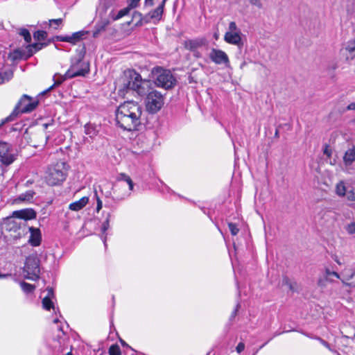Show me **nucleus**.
<instances>
[{"instance_id":"nucleus-1","label":"nucleus","mask_w":355,"mask_h":355,"mask_svg":"<svg viewBox=\"0 0 355 355\" xmlns=\"http://www.w3.org/2000/svg\"><path fill=\"white\" fill-rule=\"evenodd\" d=\"M143 112L141 105L134 101H128L120 104L115 112L116 125L127 131L138 130L141 124Z\"/></svg>"},{"instance_id":"nucleus-2","label":"nucleus","mask_w":355,"mask_h":355,"mask_svg":"<svg viewBox=\"0 0 355 355\" xmlns=\"http://www.w3.org/2000/svg\"><path fill=\"white\" fill-rule=\"evenodd\" d=\"M150 80L143 79L141 76L135 70L128 69L116 81V87L121 95H125L129 91L139 96H145L150 89Z\"/></svg>"},{"instance_id":"nucleus-3","label":"nucleus","mask_w":355,"mask_h":355,"mask_svg":"<svg viewBox=\"0 0 355 355\" xmlns=\"http://www.w3.org/2000/svg\"><path fill=\"white\" fill-rule=\"evenodd\" d=\"M134 183L130 177L123 173L119 174L116 182L113 185L114 200L121 201L128 198L134 189Z\"/></svg>"},{"instance_id":"nucleus-4","label":"nucleus","mask_w":355,"mask_h":355,"mask_svg":"<svg viewBox=\"0 0 355 355\" xmlns=\"http://www.w3.org/2000/svg\"><path fill=\"white\" fill-rule=\"evenodd\" d=\"M38 101L33 100L26 94H24L15 107L11 114L0 121V128L5 123L14 121L21 113H28L36 108Z\"/></svg>"},{"instance_id":"nucleus-5","label":"nucleus","mask_w":355,"mask_h":355,"mask_svg":"<svg viewBox=\"0 0 355 355\" xmlns=\"http://www.w3.org/2000/svg\"><path fill=\"white\" fill-rule=\"evenodd\" d=\"M68 165L64 162H58L51 165L46 173V181L50 186L58 185L64 182L67 175Z\"/></svg>"},{"instance_id":"nucleus-6","label":"nucleus","mask_w":355,"mask_h":355,"mask_svg":"<svg viewBox=\"0 0 355 355\" xmlns=\"http://www.w3.org/2000/svg\"><path fill=\"white\" fill-rule=\"evenodd\" d=\"M151 73L155 84L159 87L168 89L176 84V80L170 70L156 67L152 69Z\"/></svg>"},{"instance_id":"nucleus-7","label":"nucleus","mask_w":355,"mask_h":355,"mask_svg":"<svg viewBox=\"0 0 355 355\" xmlns=\"http://www.w3.org/2000/svg\"><path fill=\"white\" fill-rule=\"evenodd\" d=\"M167 1L168 0H162L155 8L150 10L145 15H142L140 12H135V15H137L140 18L136 25L142 26L149 23H153L154 24H158L162 20Z\"/></svg>"},{"instance_id":"nucleus-8","label":"nucleus","mask_w":355,"mask_h":355,"mask_svg":"<svg viewBox=\"0 0 355 355\" xmlns=\"http://www.w3.org/2000/svg\"><path fill=\"white\" fill-rule=\"evenodd\" d=\"M15 218L12 217V215L6 218L2 226L6 231L15 234L12 235L14 239H19L28 233V227L25 222H19Z\"/></svg>"},{"instance_id":"nucleus-9","label":"nucleus","mask_w":355,"mask_h":355,"mask_svg":"<svg viewBox=\"0 0 355 355\" xmlns=\"http://www.w3.org/2000/svg\"><path fill=\"white\" fill-rule=\"evenodd\" d=\"M40 261L36 255H30L26 259L23 268L24 277L28 279L35 281L39 279L40 268Z\"/></svg>"},{"instance_id":"nucleus-10","label":"nucleus","mask_w":355,"mask_h":355,"mask_svg":"<svg viewBox=\"0 0 355 355\" xmlns=\"http://www.w3.org/2000/svg\"><path fill=\"white\" fill-rule=\"evenodd\" d=\"M89 71V64L85 62L82 57L78 56L71 59L70 68L67 71V76L71 78L85 76Z\"/></svg>"},{"instance_id":"nucleus-11","label":"nucleus","mask_w":355,"mask_h":355,"mask_svg":"<svg viewBox=\"0 0 355 355\" xmlns=\"http://www.w3.org/2000/svg\"><path fill=\"white\" fill-rule=\"evenodd\" d=\"M242 37L241 31L238 28L235 22L231 21L224 35L225 41L241 49L243 45Z\"/></svg>"},{"instance_id":"nucleus-12","label":"nucleus","mask_w":355,"mask_h":355,"mask_svg":"<svg viewBox=\"0 0 355 355\" xmlns=\"http://www.w3.org/2000/svg\"><path fill=\"white\" fill-rule=\"evenodd\" d=\"M164 103V98L160 92L154 90L147 94L146 107L149 113H157L163 107Z\"/></svg>"},{"instance_id":"nucleus-13","label":"nucleus","mask_w":355,"mask_h":355,"mask_svg":"<svg viewBox=\"0 0 355 355\" xmlns=\"http://www.w3.org/2000/svg\"><path fill=\"white\" fill-rule=\"evenodd\" d=\"M207 44V41L204 37L189 40L185 41L184 44V47L190 51H192L194 56L196 58H200L201 56L200 49L205 47Z\"/></svg>"},{"instance_id":"nucleus-14","label":"nucleus","mask_w":355,"mask_h":355,"mask_svg":"<svg viewBox=\"0 0 355 355\" xmlns=\"http://www.w3.org/2000/svg\"><path fill=\"white\" fill-rule=\"evenodd\" d=\"M11 146L9 144L0 141V158L1 162L8 166L11 164L15 159L14 154L10 153Z\"/></svg>"},{"instance_id":"nucleus-15","label":"nucleus","mask_w":355,"mask_h":355,"mask_svg":"<svg viewBox=\"0 0 355 355\" xmlns=\"http://www.w3.org/2000/svg\"><path fill=\"white\" fill-rule=\"evenodd\" d=\"M343 284L347 286L355 287V270L352 269H345L340 274V279Z\"/></svg>"},{"instance_id":"nucleus-16","label":"nucleus","mask_w":355,"mask_h":355,"mask_svg":"<svg viewBox=\"0 0 355 355\" xmlns=\"http://www.w3.org/2000/svg\"><path fill=\"white\" fill-rule=\"evenodd\" d=\"M12 215L13 218L28 220L35 218L37 214L34 209L28 208L14 211Z\"/></svg>"},{"instance_id":"nucleus-17","label":"nucleus","mask_w":355,"mask_h":355,"mask_svg":"<svg viewBox=\"0 0 355 355\" xmlns=\"http://www.w3.org/2000/svg\"><path fill=\"white\" fill-rule=\"evenodd\" d=\"M87 34L88 31H80L73 33L71 35L59 36L58 38L60 41L67 42L75 44L80 40L83 39Z\"/></svg>"},{"instance_id":"nucleus-18","label":"nucleus","mask_w":355,"mask_h":355,"mask_svg":"<svg viewBox=\"0 0 355 355\" xmlns=\"http://www.w3.org/2000/svg\"><path fill=\"white\" fill-rule=\"evenodd\" d=\"M28 232L31 234L28 239L29 243L35 247L40 245L42 241L40 230L38 228L29 227H28Z\"/></svg>"},{"instance_id":"nucleus-19","label":"nucleus","mask_w":355,"mask_h":355,"mask_svg":"<svg viewBox=\"0 0 355 355\" xmlns=\"http://www.w3.org/2000/svg\"><path fill=\"white\" fill-rule=\"evenodd\" d=\"M130 11V10L128 7L121 9L120 10H116L114 8H112L109 14H107V21L109 22L110 20H118L127 15Z\"/></svg>"},{"instance_id":"nucleus-20","label":"nucleus","mask_w":355,"mask_h":355,"mask_svg":"<svg viewBox=\"0 0 355 355\" xmlns=\"http://www.w3.org/2000/svg\"><path fill=\"white\" fill-rule=\"evenodd\" d=\"M112 7V0H100L98 6L97 7V12L103 18L106 17V14L111 10Z\"/></svg>"},{"instance_id":"nucleus-21","label":"nucleus","mask_w":355,"mask_h":355,"mask_svg":"<svg viewBox=\"0 0 355 355\" xmlns=\"http://www.w3.org/2000/svg\"><path fill=\"white\" fill-rule=\"evenodd\" d=\"M55 297L52 288H46V295L42 300V306L44 309L49 311L51 308L54 309L53 299Z\"/></svg>"},{"instance_id":"nucleus-22","label":"nucleus","mask_w":355,"mask_h":355,"mask_svg":"<svg viewBox=\"0 0 355 355\" xmlns=\"http://www.w3.org/2000/svg\"><path fill=\"white\" fill-rule=\"evenodd\" d=\"M35 193L33 190H28L26 192L21 193L17 198L13 199V204H19L21 202H31L34 198Z\"/></svg>"},{"instance_id":"nucleus-23","label":"nucleus","mask_w":355,"mask_h":355,"mask_svg":"<svg viewBox=\"0 0 355 355\" xmlns=\"http://www.w3.org/2000/svg\"><path fill=\"white\" fill-rule=\"evenodd\" d=\"M89 202V197L84 196L80 200L71 202L69 205V209L71 211H78L83 209Z\"/></svg>"},{"instance_id":"nucleus-24","label":"nucleus","mask_w":355,"mask_h":355,"mask_svg":"<svg viewBox=\"0 0 355 355\" xmlns=\"http://www.w3.org/2000/svg\"><path fill=\"white\" fill-rule=\"evenodd\" d=\"M345 165H350L355 162V147L348 149L343 157Z\"/></svg>"},{"instance_id":"nucleus-25","label":"nucleus","mask_w":355,"mask_h":355,"mask_svg":"<svg viewBox=\"0 0 355 355\" xmlns=\"http://www.w3.org/2000/svg\"><path fill=\"white\" fill-rule=\"evenodd\" d=\"M209 57L211 60L216 64L222 63V51L220 50L212 49Z\"/></svg>"},{"instance_id":"nucleus-26","label":"nucleus","mask_w":355,"mask_h":355,"mask_svg":"<svg viewBox=\"0 0 355 355\" xmlns=\"http://www.w3.org/2000/svg\"><path fill=\"white\" fill-rule=\"evenodd\" d=\"M12 77L13 71L12 69H8L2 73H0V85L9 81L12 78Z\"/></svg>"},{"instance_id":"nucleus-27","label":"nucleus","mask_w":355,"mask_h":355,"mask_svg":"<svg viewBox=\"0 0 355 355\" xmlns=\"http://www.w3.org/2000/svg\"><path fill=\"white\" fill-rule=\"evenodd\" d=\"M110 214H108L105 220L103 223L101 225V232H102V239L105 245H106V231L110 228Z\"/></svg>"},{"instance_id":"nucleus-28","label":"nucleus","mask_w":355,"mask_h":355,"mask_svg":"<svg viewBox=\"0 0 355 355\" xmlns=\"http://www.w3.org/2000/svg\"><path fill=\"white\" fill-rule=\"evenodd\" d=\"M54 84L50 87L47 91H50L51 89H52V88L54 87V86H56V85H60L61 83H62L65 80H67V78H70L69 77L67 76V72L64 74V75H60V74H56L54 76Z\"/></svg>"},{"instance_id":"nucleus-29","label":"nucleus","mask_w":355,"mask_h":355,"mask_svg":"<svg viewBox=\"0 0 355 355\" xmlns=\"http://www.w3.org/2000/svg\"><path fill=\"white\" fill-rule=\"evenodd\" d=\"M342 54H345L346 53H349L352 58L355 56V40L349 43L347 46L345 48L341 49L340 51Z\"/></svg>"},{"instance_id":"nucleus-30","label":"nucleus","mask_w":355,"mask_h":355,"mask_svg":"<svg viewBox=\"0 0 355 355\" xmlns=\"http://www.w3.org/2000/svg\"><path fill=\"white\" fill-rule=\"evenodd\" d=\"M346 187L343 181L338 182L336 186V193L338 196L343 197L347 193Z\"/></svg>"},{"instance_id":"nucleus-31","label":"nucleus","mask_w":355,"mask_h":355,"mask_svg":"<svg viewBox=\"0 0 355 355\" xmlns=\"http://www.w3.org/2000/svg\"><path fill=\"white\" fill-rule=\"evenodd\" d=\"M225 68L227 69L228 79H230L232 73V69L230 67L227 55L225 52H223V69Z\"/></svg>"},{"instance_id":"nucleus-32","label":"nucleus","mask_w":355,"mask_h":355,"mask_svg":"<svg viewBox=\"0 0 355 355\" xmlns=\"http://www.w3.org/2000/svg\"><path fill=\"white\" fill-rule=\"evenodd\" d=\"M20 286L23 291L26 293H33L35 289V286L34 285L26 283L25 282H21Z\"/></svg>"},{"instance_id":"nucleus-33","label":"nucleus","mask_w":355,"mask_h":355,"mask_svg":"<svg viewBox=\"0 0 355 355\" xmlns=\"http://www.w3.org/2000/svg\"><path fill=\"white\" fill-rule=\"evenodd\" d=\"M33 37L38 41L45 40L47 37V33L44 31H37L34 33Z\"/></svg>"},{"instance_id":"nucleus-34","label":"nucleus","mask_w":355,"mask_h":355,"mask_svg":"<svg viewBox=\"0 0 355 355\" xmlns=\"http://www.w3.org/2000/svg\"><path fill=\"white\" fill-rule=\"evenodd\" d=\"M282 285L286 286L291 291H295V286H296V283H293L288 277H284L282 279Z\"/></svg>"},{"instance_id":"nucleus-35","label":"nucleus","mask_w":355,"mask_h":355,"mask_svg":"<svg viewBox=\"0 0 355 355\" xmlns=\"http://www.w3.org/2000/svg\"><path fill=\"white\" fill-rule=\"evenodd\" d=\"M109 355H121V349L118 345H112L109 348Z\"/></svg>"},{"instance_id":"nucleus-36","label":"nucleus","mask_w":355,"mask_h":355,"mask_svg":"<svg viewBox=\"0 0 355 355\" xmlns=\"http://www.w3.org/2000/svg\"><path fill=\"white\" fill-rule=\"evenodd\" d=\"M332 276L335 277H336L338 279H340V275H339L336 272L331 271L330 270L327 269L325 270V277H326V279L328 280V281H332L331 278Z\"/></svg>"},{"instance_id":"nucleus-37","label":"nucleus","mask_w":355,"mask_h":355,"mask_svg":"<svg viewBox=\"0 0 355 355\" xmlns=\"http://www.w3.org/2000/svg\"><path fill=\"white\" fill-rule=\"evenodd\" d=\"M228 227H229V230H230L232 235H233V236H236L239 232V228L236 223L230 222V223H228Z\"/></svg>"},{"instance_id":"nucleus-38","label":"nucleus","mask_w":355,"mask_h":355,"mask_svg":"<svg viewBox=\"0 0 355 355\" xmlns=\"http://www.w3.org/2000/svg\"><path fill=\"white\" fill-rule=\"evenodd\" d=\"M19 34L24 38L25 41L27 43H29L31 41V33H29V31L27 29H26V28L21 29Z\"/></svg>"},{"instance_id":"nucleus-39","label":"nucleus","mask_w":355,"mask_h":355,"mask_svg":"<svg viewBox=\"0 0 355 355\" xmlns=\"http://www.w3.org/2000/svg\"><path fill=\"white\" fill-rule=\"evenodd\" d=\"M31 54L33 55L34 53L40 50L43 47V44L41 43H35L32 45H29Z\"/></svg>"},{"instance_id":"nucleus-40","label":"nucleus","mask_w":355,"mask_h":355,"mask_svg":"<svg viewBox=\"0 0 355 355\" xmlns=\"http://www.w3.org/2000/svg\"><path fill=\"white\" fill-rule=\"evenodd\" d=\"M141 0H127L128 2V8L130 10L136 8L139 6V2Z\"/></svg>"},{"instance_id":"nucleus-41","label":"nucleus","mask_w":355,"mask_h":355,"mask_svg":"<svg viewBox=\"0 0 355 355\" xmlns=\"http://www.w3.org/2000/svg\"><path fill=\"white\" fill-rule=\"evenodd\" d=\"M85 133L92 137L96 134V132L91 125H85Z\"/></svg>"},{"instance_id":"nucleus-42","label":"nucleus","mask_w":355,"mask_h":355,"mask_svg":"<svg viewBox=\"0 0 355 355\" xmlns=\"http://www.w3.org/2000/svg\"><path fill=\"white\" fill-rule=\"evenodd\" d=\"M345 229L349 234H355V223L354 222L350 223L349 224H348L346 226Z\"/></svg>"},{"instance_id":"nucleus-43","label":"nucleus","mask_w":355,"mask_h":355,"mask_svg":"<svg viewBox=\"0 0 355 355\" xmlns=\"http://www.w3.org/2000/svg\"><path fill=\"white\" fill-rule=\"evenodd\" d=\"M345 195L348 200L355 201V191L354 189L347 191Z\"/></svg>"},{"instance_id":"nucleus-44","label":"nucleus","mask_w":355,"mask_h":355,"mask_svg":"<svg viewBox=\"0 0 355 355\" xmlns=\"http://www.w3.org/2000/svg\"><path fill=\"white\" fill-rule=\"evenodd\" d=\"M95 196L96 197L97 205H96V211L98 212L103 207V202L101 199L98 197L96 191L95 192Z\"/></svg>"},{"instance_id":"nucleus-45","label":"nucleus","mask_w":355,"mask_h":355,"mask_svg":"<svg viewBox=\"0 0 355 355\" xmlns=\"http://www.w3.org/2000/svg\"><path fill=\"white\" fill-rule=\"evenodd\" d=\"M155 0H144V7L145 8L152 7L155 4Z\"/></svg>"},{"instance_id":"nucleus-46","label":"nucleus","mask_w":355,"mask_h":355,"mask_svg":"<svg viewBox=\"0 0 355 355\" xmlns=\"http://www.w3.org/2000/svg\"><path fill=\"white\" fill-rule=\"evenodd\" d=\"M62 22V19H51L49 20V24L50 26H52L53 24L56 25L57 26H60Z\"/></svg>"},{"instance_id":"nucleus-47","label":"nucleus","mask_w":355,"mask_h":355,"mask_svg":"<svg viewBox=\"0 0 355 355\" xmlns=\"http://www.w3.org/2000/svg\"><path fill=\"white\" fill-rule=\"evenodd\" d=\"M250 3L252 5L257 6L259 8H261V6H262V4L261 3V0H250Z\"/></svg>"},{"instance_id":"nucleus-48","label":"nucleus","mask_w":355,"mask_h":355,"mask_svg":"<svg viewBox=\"0 0 355 355\" xmlns=\"http://www.w3.org/2000/svg\"><path fill=\"white\" fill-rule=\"evenodd\" d=\"M239 306H240L239 304H237L235 306L234 309L232 311V314L230 315V320H233L236 317V315H237V312L239 309Z\"/></svg>"},{"instance_id":"nucleus-49","label":"nucleus","mask_w":355,"mask_h":355,"mask_svg":"<svg viewBox=\"0 0 355 355\" xmlns=\"http://www.w3.org/2000/svg\"><path fill=\"white\" fill-rule=\"evenodd\" d=\"M245 349V344L242 342L239 343L236 348L238 353H241Z\"/></svg>"},{"instance_id":"nucleus-50","label":"nucleus","mask_w":355,"mask_h":355,"mask_svg":"<svg viewBox=\"0 0 355 355\" xmlns=\"http://www.w3.org/2000/svg\"><path fill=\"white\" fill-rule=\"evenodd\" d=\"M323 153L325 155H327V157H330L331 154H332V152H331V150L329 148L328 146H326L323 150Z\"/></svg>"},{"instance_id":"nucleus-51","label":"nucleus","mask_w":355,"mask_h":355,"mask_svg":"<svg viewBox=\"0 0 355 355\" xmlns=\"http://www.w3.org/2000/svg\"><path fill=\"white\" fill-rule=\"evenodd\" d=\"M320 340V342L324 346L326 347L327 348H328L329 350H331V348L329 347V345L326 342L324 341V340L321 339V338H319L318 339Z\"/></svg>"},{"instance_id":"nucleus-52","label":"nucleus","mask_w":355,"mask_h":355,"mask_svg":"<svg viewBox=\"0 0 355 355\" xmlns=\"http://www.w3.org/2000/svg\"><path fill=\"white\" fill-rule=\"evenodd\" d=\"M347 109L348 110H355V103H350L347 107Z\"/></svg>"},{"instance_id":"nucleus-53","label":"nucleus","mask_w":355,"mask_h":355,"mask_svg":"<svg viewBox=\"0 0 355 355\" xmlns=\"http://www.w3.org/2000/svg\"><path fill=\"white\" fill-rule=\"evenodd\" d=\"M214 38L218 40L219 39V37H220V33L219 31H218L217 32L214 33Z\"/></svg>"},{"instance_id":"nucleus-54","label":"nucleus","mask_w":355,"mask_h":355,"mask_svg":"<svg viewBox=\"0 0 355 355\" xmlns=\"http://www.w3.org/2000/svg\"><path fill=\"white\" fill-rule=\"evenodd\" d=\"M10 274H1L0 273V279H2V278H6L8 276H10Z\"/></svg>"},{"instance_id":"nucleus-55","label":"nucleus","mask_w":355,"mask_h":355,"mask_svg":"<svg viewBox=\"0 0 355 355\" xmlns=\"http://www.w3.org/2000/svg\"><path fill=\"white\" fill-rule=\"evenodd\" d=\"M335 261L337 262L338 264H341V263L337 259H334Z\"/></svg>"},{"instance_id":"nucleus-56","label":"nucleus","mask_w":355,"mask_h":355,"mask_svg":"<svg viewBox=\"0 0 355 355\" xmlns=\"http://www.w3.org/2000/svg\"><path fill=\"white\" fill-rule=\"evenodd\" d=\"M58 322V319H55V320H54V322H55V323H57Z\"/></svg>"},{"instance_id":"nucleus-57","label":"nucleus","mask_w":355,"mask_h":355,"mask_svg":"<svg viewBox=\"0 0 355 355\" xmlns=\"http://www.w3.org/2000/svg\"><path fill=\"white\" fill-rule=\"evenodd\" d=\"M321 284H322V282L320 280V281L318 282V284H319V285H321Z\"/></svg>"},{"instance_id":"nucleus-58","label":"nucleus","mask_w":355,"mask_h":355,"mask_svg":"<svg viewBox=\"0 0 355 355\" xmlns=\"http://www.w3.org/2000/svg\"><path fill=\"white\" fill-rule=\"evenodd\" d=\"M217 227L218 229V231H220L221 232V230H220V227L218 225H217Z\"/></svg>"},{"instance_id":"nucleus-59","label":"nucleus","mask_w":355,"mask_h":355,"mask_svg":"<svg viewBox=\"0 0 355 355\" xmlns=\"http://www.w3.org/2000/svg\"><path fill=\"white\" fill-rule=\"evenodd\" d=\"M277 135H278V132H277V131H276V132H275V136H277Z\"/></svg>"}]
</instances>
